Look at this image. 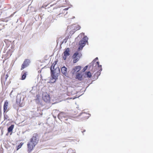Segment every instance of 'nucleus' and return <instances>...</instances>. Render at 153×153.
<instances>
[{"mask_svg":"<svg viewBox=\"0 0 153 153\" xmlns=\"http://www.w3.org/2000/svg\"><path fill=\"white\" fill-rule=\"evenodd\" d=\"M51 76L53 79H55L54 82L57 79L58 77V72H59V68H56V69H53V67L51 68Z\"/></svg>","mask_w":153,"mask_h":153,"instance_id":"nucleus-1","label":"nucleus"},{"mask_svg":"<svg viewBox=\"0 0 153 153\" xmlns=\"http://www.w3.org/2000/svg\"><path fill=\"white\" fill-rule=\"evenodd\" d=\"M39 141L38 135L36 133L33 134L32 137L30 139V142L36 145Z\"/></svg>","mask_w":153,"mask_h":153,"instance_id":"nucleus-2","label":"nucleus"},{"mask_svg":"<svg viewBox=\"0 0 153 153\" xmlns=\"http://www.w3.org/2000/svg\"><path fill=\"white\" fill-rule=\"evenodd\" d=\"M88 38L87 36H85L79 42V49H82L85 45L86 42H87Z\"/></svg>","mask_w":153,"mask_h":153,"instance_id":"nucleus-3","label":"nucleus"},{"mask_svg":"<svg viewBox=\"0 0 153 153\" xmlns=\"http://www.w3.org/2000/svg\"><path fill=\"white\" fill-rule=\"evenodd\" d=\"M81 54L79 53L78 52H76L73 55V62L76 63L79 60Z\"/></svg>","mask_w":153,"mask_h":153,"instance_id":"nucleus-4","label":"nucleus"},{"mask_svg":"<svg viewBox=\"0 0 153 153\" xmlns=\"http://www.w3.org/2000/svg\"><path fill=\"white\" fill-rule=\"evenodd\" d=\"M30 62V59H25L21 66V70H22L24 68L27 67L29 65Z\"/></svg>","mask_w":153,"mask_h":153,"instance_id":"nucleus-5","label":"nucleus"},{"mask_svg":"<svg viewBox=\"0 0 153 153\" xmlns=\"http://www.w3.org/2000/svg\"><path fill=\"white\" fill-rule=\"evenodd\" d=\"M42 99L44 101L46 102H49L50 101V97L48 94H43Z\"/></svg>","mask_w":153,"mask_h":153,"instance_id":"nucleus-6","label":"nucleus"},{"mask_svg":"<svg viewBox=\"0 0 153 153\" xmlns=\"http://www.w3.org/2000/svg\"><path fill=\"white\" fill-rule=\"evenodd\" d=\"M70 55V49L68 48H66L65 51L64 52L63 58L65 60L68 56Z\"/></svg>","mask_w":153,"mask_h":153,"instance_id":"nucleus-7","label":"nucleus"},{"mask_svg":"<svg viewBox=\"0 0 153 153\" xmlns=\"http://www.w3.org/2000/svg\"><path fill=\"white\" fill-rule=\"evenodd\" d=\"M35 145L33 144H32V143L30 142H29L27 144V146L28 148V152L29 153H30L33 149L34 147L35 146Z\"/></svg>","mask_w":153,"mask_h":153,"instance_id":"nucleus-8","label":"nucleus"},{"mask_svg":"<svg viewBox=\"0 0 153 153\" xmlns=\"http://www.w3.org/2000/svg\"><path fill=\"white\" fill-rule=\"evenodd\" d=\"M81 68V66H77L73 68L71 71V72L73 74H74L79 71Z\"/></svg>","mask_w":153,"mask_h":153,"instance_id":"nucleus-9","label":"nucleus"},{"mask_svg":"<svg viewBox=\"0 0 153 153\" xmlns=\"http://www.w3.org/2000/svg\"><path fill=\"white\" fill-rule=\"evenodd\" d=\"M61 72L62 73L66 76L67 74V68L65 66L61 68Z\"/></svg>","mask_w":153,"mask_h":153,"instance_id":"nucleus-10","label":"nucleus"},{"mask_svg":"<svg viewBox=\"0 0 153 153\" xmlns=\"http://www.w3.org/2000/svg\"><path fill=\"white\" fill-rule=\"evenodd\" d=\"M8 102L6 100L4 102V113L7 112L8 110H7Z\"/></svg>","mask_w":153,"mask_h":153,"instance_id":"nucleus-11","label":"nucleus"},{"mask_svg":"<svg viewBox=\"0 0 153 153\" xmlns=\"http://www.w3.org/2000/svg\"><path fill=\"white\" fill-rule=\"evenodd\" d=\"M27 72L25 71H22L21 74L22 76L21 79L22 80H24L25 79L26 75L27 74Z\"/></svg>","mask_w":153,"mask_h":153,"instance_id":"nucleus-12","label":"nucleus"},{"mask_svg":"<svg viewBox=\"0 0 153 153\" xmlns=\"http://www.w3.org/2000/svg\"><path fill=\"white\" fill-rule=\"evenodd\" d=\"M76 78L79 80H81L82 79V76L81 74L77 73L76 75Z\"/></svg>","mask_w":153,"mask_h":153,"instance_id":"nucleus-13","label":"nucleus"},{"mask_svg":"<svg viewBox=\"0 0 153 153\" xmlns=\"http://www.w3.org/2000/svg\"><path fill=\"white\" fill-rule=\"evenodd\" d=\"M65 114L64 113L61 112L59 114L58 117L59 119H62L63 118L65 117Z\"/></svg>","mask_w":153,"mask_h":153,"instance_id":"nucleus-14","label":"nucleus"},{"mask_svg":"<svg viewBox=\"0 0 153 153\" xmlns=\"http://www.w3.org/2000/svg\"><path fill=\"white\" fill-rule=\"evenodd\" d=\"M88 115V114L85 113H83L82 114V118L85 119H87L89 117Z\"/></svg>","mask_w":153,"mask_h":153,"instance_id":"nucleus-15","label":"nucleus"},{"mask_svg":"<svg viewBox=\"0 0 153 153\" xmlns=\"http://www.w3.org/2000/svg\"><path fill=\"white\" fill-rule=\"evenodd\" d=\"M14 127V125H11L7 129L8 133L12 132Z\"/></svg>","mask_w":153,"mask_h":153,"instance_id":"nucleus-16","label":"nucleus"},{"mask_svg":"<svg viewBox=\"0 0 153 153\" xmlns=\"http://www.w3.org/2000/svg\"><path fill=\"white\" fill-rule=\"evenodd\" d=\"M74 30L75 31L78 30L81 28V27L79 25H77L74 27Z\"/></svg>","mask_w":153,"mask_h":153,"instance_id":"nucleus-17","label":"nucleus"},{"mask_svg":"<svg viewBox=\"0 0 153 153\" xmlns=\"http://www.w3.org/2000/svg\"><path fill=\"white\" fill-rule=\"evenodd\" d=\"M21 100L20 99L19 100H17L16 103L17 104L19 105V106L20 107H22L23 106V105L22 103L21 102Z\"/></svg>","mask_w":153,"mask_h":153,"instance_id":"nucleus-18","label":"nucleus"},{"mask_svg":"<svg viewBox=\"0 0 153 153\" xmlns=\"http://www.w3.org/2000/svg\"><path fill=\"white\" fill-rule=\"evenodd\" d=\"M98 68V69L99 71H101L102 70V66L101 65H99V62H96Z\"/></svg>","mask_w":153,"mask_h":153,"instance_id":"nucleus-19","label":"nucleus"},{"mask_svg":"<svg viewBox=\"0 0 153 153\" xmlns=\"http://www.w3.org/2000/svg\"><path fill=\"white\" fill-rule=\"evenodd\" d=\"M85 74L88 77L91 78L92 76L91 73L89 71L86 72Z\"/></svg>","mask_w":153,"mask_h":153,"instance_id":"nucleus-20","label":"nucleus"},{"mask_svg":"<svg viewBox=\"0 0 153 153\" xmlns=\"http://www.w3.org/2000/svg\"><path fill=\"white\" fill-rule=\"evenodd\" d=\"M23 143H21L20 144L18 145L17 147V150H18V149H19L22 146V145L23 144Z\"/></svg>","mask_w":153,"mask_h":153,"instance_id":"nucleus-21","label":"nucleus"},{"mask_svg":"<svg viewBox=\"0 0 153 153\" xmlns=\"http://www.w3.org/2000/svg\"><path fill=\"white\" fill-rule=\"evenodd\" d=\"M57 61H55L52 65L51 67H53V69H54V67L55 65L56 64Z\"/></svg>","mask_w":153,"mask_h":153,"instance_id":"nucleus-22","label":"nucleus"},{"mask_svg":"<svg viewBox=\"0 0 153 153\" xmlns=\"http://www.w3.org/2000/svg\"><path fill=\"white\" fill-rule=\"evenodd\" d=\"M88 68V66H86L85 67H84L83 69V71H85Z\"/></svg>","mask_w":153,"mask_h":153,"instance_id":"nucleus-23","label":"nucleus"},{"mask_svg":"<svg viewBox=\"0 0 153 153\" xmlns=\"http://www.w3.org/2000/svg\"><path fill=\"white\" fill-rule=\"evenodd\" d=\"M98 59V58L97 57L94 60H93V62H95V60H97V59Z\"/></svg>","mask_w":153,"mask_h":153,"instance_id":"nucleus-24","label":"nucleus"},{"mask_svg":"<svg viewBox=\"0 0 153 153\" xmlns=\"http://www.w3.org/2000/svg\"><path fill=\"white\" fill-rule=\"evenodd\" d=\"M2 27H3V28L2 29H0V30H1L2 29H3L4 28V25Z\"/></svg>","mask_w":153,"mask_h":153,"instance_id":"nucleus-25","label":"nucleus"},{"mask_svg":"<svg viewBox=\"0 0 153 153\" xmlns=\"http://www.w3.org/2000/svg\"><path fill=\"white\" fill-rule=\"evenodd\" d=\"M1 25V24H0V25Z\"/></svg>","mask_w":153,"mask_h":153,"instance_id":"nucleus-26","label":"nucleus"}]
</instances>
